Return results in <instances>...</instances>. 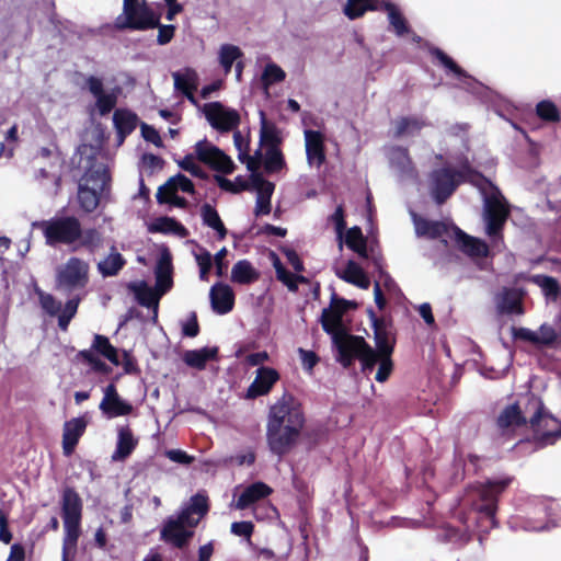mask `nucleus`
<instances>
[{"label":"nucleus","mask_w":561,"mask_h":561,"mask_svg":"<svg viewBox=\"0 0 561 561\" xmlns=\"http://www.w3.org/2000/svg\"><path fill=\"white\" fill-rule=\"evenodd\" d=\"M161 20V13L152 9L147 1L139 4V8L127 13H121L115 19V26L118 30L127 31H150L154 30Z\"/></svg>","instance_id":"4468645a"},{"label":"nucleus","mask_w":561,"mask_h":561,"mask_svg":"<svg viewBox=\"0 0 561 561\" xmlns=\"http://www.w3.org/2000/svg\"><path fill=\"white\" fill-rule=\"evenodd\" d=\"M531 504L534 505V516L539 519V516L543 515L546 520H537L536 523H531L529 520L524 527L526 530L548 531L561 525L560 519L557 518V510L559 504L554 500L547 497H536L531 501Z\"/></svg>","instance_id":"aec40b11"},{"label":"nucleus","mask_w":561,"mask_h":561,"mask_svg":"<svg viewBox=\"0 0 561 561\" xmlns=\"http://www.w3.org/2000/svg\"><path fill=\"white\" fill-rule=\"evenodd\" d=\"M126 265V260L113 245L110 254L98 263V272L103 278L114 277Z\"/></svg>","instance_id":"ea45409f"},{"label":"nucleus","mask_w":561,"mask_h":561,"mask_svg":"<svg viewBox=\"0 0 561 561\" xmlns=\"http://www.w3.org/2000/svg\"><path fill=\"white\" fill-rule=\"evenodd\" d=\"M156 28L158 30L156 43L159 46H165L174 38L178 26L175 24H163L161 20H159V24Z\"/></svg>","instance_id":"69168bd1"},{"label":"nucleus","mask_w":561,"mask_h":561,"mask_svg":"<svg viewBox=\"0 0 561 561\" xmlns=\"http://www.w3.org/2000/svg\"><path fill=\"white\" fill-rule=\"evenodd\" d=\"M60 515L64 527L68 528L70 519H82L83 502L73 486L66 485L60 496Z\"/></svg>","instance_id":"a878e982"},{"label":"nucleus","mask_w":561,"mask_h":561,"mask_svg":"<svg viewBox=\"0 0 561 561\" xmlns=\"http://www.w3.org/2000/svg\"><path fill=\"white\" fill-rule=\"evenodd\" d=\"M244 58V51L231 43L221 44L217 51V61L226 76L232 71L234 64Z\"/></svg>","instance_id":"4c0bfd02"},{"label":"nucleus","mask_w":561,"mask_h":561,"mask_svg":"<svg viewBox=\"0 0 561 561\" xmlns=\"http://www.w3.org/2000/svg\"><path fill=\"white\" fill-rule=\"evenodd\" d=\"M426 46L428 54L437 60L445 72L455 77L461 83L462 88L468 93L476 96L488 110L494 112L505 122H511L513 117H516L517 108L510 100L470 75L442 48L431 45L430 43H426Z\"/></svg>","instance_id":"39448f33"},{"label":"nucleus","mask_w":561,"mask_h":561,"mask_svg":"<svg viewBox=\"0 0 561 561\" xmlns=\"http://www.w3.org/2000/svg\"><path fill=\"white\" fill-rule=\"evenodd\" d=\"M172 272V254L169 248L163 245L153 268L156 288L159 291L158 295H160V297L170 291L173 286Z\"/></svg>","instance_id":"b1692460"},{"label":"nucleus","mask_w":561,"mask_h":561,"mask_svg":"<svg viewBox=\"0 0 561 561\" xmlns=\"http://www.w3.org/2000/svg\"><path fill=\"white\" fill-rule=\"evenodd\" d=\"M77 75L84 78V84L81 89L87 90L95 100L94 105L89 111L91 116L98 113L101 117H104L116 108L118 99L123 93L121 85L115 84L111 89L105 90L104 78L102 76H84L81 72H77Z\"/></svg>","instance_id":"9d476101"},{"label":"nucleus","mask_w":561,"mask_h":561,"mask_svg":"<svg viewBox=\"0 0 561 561\" xmlns=\"http://www.w3.org/2000/svg\"><path fill=\"white\" fill-rule=\"evenodd\" d=\"M173 88L176 94L194 90L198 85V73L194 68L185 67L172 72Z\"/></svg>","instance_id":"79ce46f5"},{"label":"nucleus","mask_w":561,"mask_h":561,"mask_svg":"<svg viewBox=\"0 0 561 561\" xmlns=\"http://www.w3.org/2000/svg\"><path fill=\"white\" fill-rule=\"evenodd\" d=\"M147 231L179 238H186L190 234L188 229L180 220L167 215L151 219L147 224Z\"/></svg>","instance_id":"cd10ccee"},{"label":"nucleus","mask_w":561,"mask_h":561,"mask_svg":"<svg viewBox=\"0 0 561 561\" xmlns=\"http://www.w3.org/2000/svg\"><path fill=\"white\" fill-rule=\"evenodd\" d=\"M523 288L504 286L494 296L496 312L500 316H523L525 308L522 304Z\"/></svg>","instance_id":"4be33fe9"},{"label":"nucleus","mask_w":561,"mask_h":561,"mask_svg":"<svg viewBox=\"0 0 561 561\" xmlns=\"http://www.w3.org/2000/svg\"><path fill=\"white\" fill-rule=\"evenodd\" d=\"M139 126L140 135L146 142L152 144L157 148H164L160 133L153 125L140 122Z\"/></svg>","instance_id":"e2e57ef3"},{"label":"nucleus","mask_w":561,"mask_h":561,"mask_svg":"<svg viewBox=\"0 0 561 561\" xmlns=\"http://www.w3.org/2000/svg\"><path fill=\"white\" fill-rule=\"evenodd\" d=\"M76 360L87 364L89 366L88 373L100 374L107 377L113 371V368L107 363L96 355L91 354V351H79L76 354Z\"/></svg>","instance_id":"de8ad7c7"},{"label":"nucleus","mask_w":561,"mask_h":561,"mask_svg":"<svg viewBox=\"0 0 561 561\" xmlns=\"http://www.w3.org/2000/svg\"><path fill=\"white\" fill-rule=\"evenodd\" d=\"M234 293L232 287L224 282H216L209 290L211 310L219 316L229 313L234 307Z\"/></svg>","instance_id":"393cba45"},{"label":"nucleus","mask_w":561,"mask_h":561,"mask_svg":"<svg viewBox=\"0 0 561 561\" xmlns=\"http://www.w3.org/2000/svg\"><path fill=\"white\" fill-rule=\"evenodd\" d=\"M369 9H375L365 0H345L342 7L343 14L351 21L363 18Z\"/></svg>","instance_id":"5fc2aeb1"},{"label":"nucleus","mask_w":561,"mask_h":561,"mask_svg":"<svg viewBox=\"0 0 561 561\" xmlns=\"http://www.w3.org/2000/svg\"><path fill=\"white\" fill-rule=\"evenodd\" d=\"M451 171L448 165L443 163L428 174V194L436 206L444 205L462 185Z\"/></svg>","instance_id":"f8f14e48"},{"label":"nucleus","mask_w":561,"mask_h":561,"mask_svg":"<svg viewBox=\"0 0 561 561\" xmlns=\"http://www.w3.org/2000/svg\"><path fill=\"white\" fill-rule=\"evenodd\" d=\"M83 351H91V354L95 353L99 356L104 357L114 366H119L122 363V350L114 346L108 336L103 334L95 333L90 347L84 348Z\"/></svg>","instance_id":"f704fd0d"},{"label":"nucleus","mask_w":561,"mask_h":561,"mask_svg":"<svg viewBox=\"0 0 561 561\" xmlns=\"http://www.w3.org/2000/svg\"><path fill=\"white\" fill-rule=\"evenodd\" d=\"M526 400L525 412L522 410L518 402L507 404L499 414L496 425L503 431L507 428H520L528 425L533 432L528 440L531 442L537 449L545 448L546 446L538 445L535 436L537 433L551 431L549 428V421L553 422L557 427H559L561 421L546 408L539 396L530 393L526 397Z\"/></svg>","instance_id":"423d86ee"},{"label":"nucleus","mask_w":561,"mask_h":561,"mask_svg":"<svg viewBox=\"0 0 561 561\" xmlns=\"http://www.w3.org/2000/svg\"><path fill=\"white\" fill-rule=\"evenodd\" d=\"M346 210L344 204L336 205L334 211L328 216V224L332 225L340 249L343 247V233L346 230Z\"/></svg>","instance_id":"864d4df0"},{"label":"nucleus","mask_w":561,"mask_h":561,"mask_svg":"<svg viewBox=\"0 0 561 561\" xmlns=\"http://www.w3.org/2000/svg\"><path fill=\"white\" fill-rule=\"evenodd\" d=\"M260 278V272L247 259L239 260L231 268L230 279L234 284L250 285Z\"/></svg>","instance_id":"58836bf2"},{"label":"nucleus","mask_w":561,"mask_h":561,"mask_svg":"<svg viewBox=\"0 0 561 561\" xmlns=\"http://www.w3.org/2000/svg\"><path fill=\"white\" fill-rule=\"evenodd\" d=\"M111 173L106 164H85L84 173L78 182L77 202L79 208L90 214L101 199L111 194Z\"/></svg>","instance_id":"0eeeda50"},{"label":"nucleus","mask_w":561,"mask_h":561,"mask_svg":"<svg viewBox=\"0 0 561 561\" xmlns=\"http://www.w3.org/2000/svg\"><path fill=\"white\" fill-rule=\"evenodd\" d=\"M391 356L392 354H378L376 363V365L378 364V368L375 375V380L377 382L383 383L390 378L394 368V363Z\"/></svg>","instance_id":"6e6d98bb"},{"label":"nucleus","mask_w":561,"mask_h":561,"mask_svg":"<svg viewBox=\"0 0 561 561\" xmlns=\"http://www.w3.org/2000/svg\"><path fill=\"white\" fill-rule=\"evenodd\" d=\"M481 198L484 233L488 236L492 249L500 253L505 248L503 229L508 217L507 201L500 187H497V192L486 191L481 194Z\"/></svg>","instance_id":"6e6552de"},{"label":"nucleus","mask_w":561,"mask_h":561,"mask_svg":"<svg viewBox=\"0 0 561 561\" xmlns=\"http://www.w3.org/2000/svg\"><path fill=\"white\" fill-rule=\"evenodd\" d=\"M137 445L138 438L134 435L129 424L117 426V439L115 450L111 456L112 461H125L134 453Z\"/></svg>","instance_id":"bb28decb"},{"label":"nucleus","mask_w":561,"mask_h":561,"mask_svg":"<svg viewBox=\"0 0 561 561\" xmlns=\"http://www.w3.org/2000/svg\"><path fill=\"white\" fill-rule=\"evenodd\" d=\"M203 115L211 128L216 130L238 129L241 117L236 108L225 106L220 101L203 104Z\"/></svg>","instance_id":"f3484780"},{"label":"nucleus","mask_w":561,"mask_h":561,"mask_svg":"<svg viewBox=\"0 0 561 561\" xmlns=\"http://www.w3.org/2000/svg\"><path fill=\"white\" fill-rule=\"evenodd\" d=\"M262 78L267 84L280 83L285 80L286 72L276 62L268 61L264 67Z\"/></svg>","instance_id":"052dcab7"},{"label":"nucleus","mask_w":561,"mask_h":561,"mask_svg":"<svg viewBox=\"0 0 561 561\" xmlns=\"http://www.w3.org/2000/svg\"><path fill=\"white\" fill-rule=\"evenodd\" d=\"M445 165H448L453 170L454 175L461 181L462 184L468 183L474 186L480 195L486 191L497 192L499 186L481 171L476 169L467 156L462 154L458 158L456 165L448 162H446Z\"/></svg>","instance_id":"dca6fc26"},{"label":"nucleus","mask_w":561,"mask_h":561,"mask_svg":"<svg viewBox=\"0 0 561 561\" xmlns=\"http://www.w3.org/2000/svg\"><path fill=\"white\" fill-rule=\"evenodd\" d=\"M199 215L203 226L213 229L219 241L226 239L228 230L215 206L204 203L201 206Z\"/></svg>","instance_id":"e433bc0d"},{"label":"nucleus","mask_w":561,"mask_h":561,"mask_svg":"<svg viewBox=\"0 0 561 561\" xmlns=\"http://www.w3.org/2000/svg\"><path fill=\"white\" fill-rule=\"evenodd\" d=\"M536 332L538 335V345H561V331H557L552 325L542 323Z\"/></svg>","instance_id":"4d7b16f0"},{"label":"nucleus","mask_w":561,"mask_h":561,"mask_svg":"<svg viewBox=\"0 0 561 561\" xmlns=\"http://www.w3.org/2000/svg\"><path fill=\"white\" fill-rule=\"evenodd\" d=\"M272 491V488L265 482L254 481L239 494L236 507L239 510H245L256 501L267 497Z\"/></svg>","instance_id":"c9c22d12"},{"label":"nucleus","mask_w":561,"mask_h":561,"mask_svg":"<svg viewBox=\"0 0 561 561\" xmlns=\"http://www.w3.org/2000/svg\"><path fill=\"white\" fill-rule=\"evenodd\" d=\"M108 402L110 403L106 404L105 410L101 411L102 415L107 420H112L117 416H126L131 414L134 411L133 404L123 397L114 398Z\"/></svg>","instance_id":"3c124183"},{"label":"nucleus","mask_w":561,"mask_h":561,"mask_svg":"<svg viewBox=\"0 0 561 561\" xmlns=\"http://www.w3.org/2000/svg\"><path fill=\"white\" fill-rule=\"evenodd\" d=\"M536 116L546 124L556 125L561 122V111L551 99H542L535 105Z\"/></svg>","instance_id":"a18cd8bd"},{"label":"nucleus","mask_w":561,"mask_h":561,"mask_svg":"<svg viewBox=\"0 0 561 561\" xmlns=\"http://www.w3.org/2000/svg\"><path fill=\"white\" fill-rule=\"evenodd\" d=\"M193 152L195 154V158L198 161H201L202 163H205L206 161H208L211 154L219 156V157L224 158V160L227 161L226 152L222 149H220L218 146L208 141L207 138H203V139L198 140L194 145Z\"/></svg>","instance_id":"603ef678"},{"label":"nucleus","mask_w":561,"mask_h":561,"mask_svg":"<svg viewBox=\"0 0 561 561\" xmlns=\"http://www.w3.org/2000/svg\"><path fill=\"white\" fill-rule=\"evenodd\" d=\"M82 296L76 295L67 299L62 306L60 300L48 293L47 295H41V301L38 304L45 314L50 318H57V324L61 331H67L71 320L78 312Z\"/></svg>","instance_id":"2eb2a0df"},{"label":"nucleus","mask_w":561,"mask_h":561,"mask_svg":"<svg viewBox=\"0 0 561 561\" xmlns=\"http://www.w3.org/2000/svg\"><path fill=\"white\" fill-rule=\"evenodd\" d=\"M113 127L115 131L130 135L139 122L138 115L127 107H118L113 112Z\"/></svg>","instance_id":"a19ab883"},{"label":"nucleus","mask_w":561,"mask_h":561,"mask_svg":"<svg viewBox=\"0 0 561 561\" xmlns=\"http://www.w3.org/2000/svg\"><path fill=\"white\" fill-rule=\"evenodd\" d=\"M89 421L88 413L66 421L64 423L62 437L68 440H75V444H78L87 430Z\"/></svg>","instance_id":"49530a36"},{"label":"nucleus","mask_w":561,"mask_h":561,"mask_svg":"<svg viewBox=\"0 0 561 561\" xmlns=\"http://www.w3.org/2000/svg\"><path fill=\"white\" fill-rule=\"evenodd\" d=\"M31 226L42 230L45 243L51 248L65 244L72 252L84 248L94 253L103 242L102 233L96 228L83 229L76 216L65 214V208L49 219L33 221Z\"/></svg>","instance_id":"20e7f679"},{"label":"nucleus","mask_w":561,"mask_h":561,"mask_svg":"<svg viewBox=\"0 0 561 561\" xmlns=\"http://www.w3.org/2000/svg\"><path fill=\"white\" fill-rule=\"evenodd\" d=\"M184 526L187 525L178 515L167 516L160 527V540L173 548H186L195 531L194 528Z\"/></svg>","instance_id":"a211bd4d"},{"label":"nucleus","mask_w":561,"mask_h":561,"mask_svg":"<svg viewBox=\"0 0 561 561\" xmlns=\"http://www.w3.org/2000/svg\"><path fill=\"white\" fill-rule=\"evenodd\" d=\"M93 138L95 140V145L92 144H80L77 146L72 161L78 159V163L80 164L83 160H85V164H104L98 160V157L101 154L104 145L110 139V135L106 130V127L98 122L93 127Z\"/></svg>","instance_id":"412c9836"},{"label":"nucleus","mask_w":561,"mask_h":561,"mask_svg":"<svg viewBox=\"0 0 561 561\" xmlns=\"http://www.w3.org/2000/svg\"><path fill=\"white\" fill-rule=\"evenodd\" d=\"M126 288L133 295L134 301L147 309L151 307L159 308L160 295L145 280H130Z\"/></svg>","instance_id":"2f4dec72"},{"label":"nucleus","mask_w":561,"mask_h":561,"mask_svg":"<svg viewBox=\"0 0 561 561\" xmlns=\"http://www.w3.org/2000/svg\"><path fill=\"white\" fill-rule=\"evenodd\" d=\"M255 373L256 377L249 385L244 393V399L247 400H254L268 394L280 378L279 373L270 366H259Z\"/></svg>","instance_id":"5701e85b"},{"label":"nucleus","mask_w":561,"mask_h":561,"mask_svg":"<svg viewBox=\"0 0 561 561\" xmlns=\"http://www.w3.org/2000/svg\"><path fill=\"white\" fill-rule=\"evenodd\" d=\"M209 510L210 504L207 492L198 490L173 515H178L188 527L194 528L197 526L199 518L205 517Z\"/></svg>","instance_id":"6ab92c4d"},{"label":"nucleus","mask_w":561,"mask_h":561,"mask_svg":"<svg viewBox=\"0 0 561 561\" xmlns=\"http://www.w3.org/2000/svg\"><path fill=\"white\" fill-rule=\"evenodd\" d=\"M410 215L417 237L436 240L447 232V226L443 220L422 217L414 210H410Z\"/></svg>","instance_id":"7c9ffc66"},{"label":"nucleus","mask_w":561,"mask_h":561,"mask_svg":"<svg viewBox=\"0 0 561 561\" xmlns=\"http://www.w3.org/2000/svg\"><path fill=\"white\" fill-rule=\"evenodd\" d=\"M260 146L268 144V146H277L283 141L282 131L274 122L266 119L264 111L260 110Z\"/></svg>","instance_id":"37998d69"},{"label":"nucleus","mask_w":561,"mask_h":561,"mask_svg":"<svg viewBox=\"0 0 561 561\" xmlns=\"http://www.w3.org/2000/svg\"><path fill=\"white\" fill-rule=\"evenodd\" d=\"M389 164L394 169L400 179H412L416 171L409 150L402 146H393L388 152Z\"/></svg>","instance_id":"c85d7f7f"},{"label":"nucleus","mask_w":561,"mask_h":561,"mask_svg":"<svg viewBox=\"0 0 561 561\" xmlns=\"http://www.w3.org/2000/svg\"><path fill=\"white\" fill-rule=\"evenodd\" d=\"M375 347L364 336L347 334L346 339L333 337L334 360L345 369H352L358 358L360 369L370 375L378 359V354H393L396 330L391 314H382L377 325H371Z\"/></svg>","instance_id":"f03ea898"},{"label":"nucleus","mask_w":561,"mask_h":561,"mask_svg":"<svg viewBox=\"0 0 561 561\" xmlns=\"http://www.w3.org/2000/svg\"><path fill=\"white\" fill-rule=\"evenodd\" d=\"M359 302L339 296L334 290L330 296V305L322 309L319 322L322 330L331 337V350L333 351V337L346 339L348 334L342 327L344 313L358 309Z\"/></svg>","instance_id":"1a4fd4ad"},{"label":"nucleus","mask_w":561,"mask_h":561,"mask_svg":"<svg viewBox=\"0 0 561 561\" xmlns=\"http://www.w3.org/2000/svg\"><path fill=\"white\" fill-rule=\"evenodd\" d=\"M201 328L197 320V313L191 311L184 321H181V334L184 337H196L199 334Z\"/></svg>","instance_id":"0e129e2a"},{"label":"nucleus","mask_w":561,"mask_h":561,"mask_svg":"<svg viewBox=\"0 0 561 561\" xmlns=\"http://www.w3.org/2000/svg\"><path fill=\"white\" fill-rule=\"evenodd\" d=\"M89 282V264L82 259L71 256L64 267L56 274V288L69 295L76 289H81Z\"/></svg>","instance_id":"ddd939ff"},{"label":"nucleus","mask_w":561,"mask_h":561,"mask_svg":"<svg viewBox=\"0 0 561 561\" xmlns=\"http://www.w3.org/2000/svg\"><path fill=\"white\" fill-rule=\"evenodd\" d=\"M164 455L170 461L182 466H191L195 460V456L190 455L187 451L181 448L167 449Z\"/></svg>","instance_id":"774afa93"},{"label":"nucleus","mask_w":561,"mask_h":561,"mask_svg":"<svg viewBox=\"0 0 561 561\" xmlns=\"http://www.w3.org/2000/svg\"><path fill=\"white\" fill-rule=\"evenodd\" d=\"M219 347L214 346H203L199 348L187 350L183 353L182 360L184 364L191 368L197 370H204L209 360H216L218 358Z\"/></svg>","instance_id":"72a5a7b5"},{"label":"nucleus","mask_w":561,"mask_h":561,"mask_svg":"<svg viewBox=\"0 0 561 561\" xmlns=\"http://www.w3.org/2000/svg\"><path fill=\"white\" fill-rule=\"evenodd\" d=\"M530 282L537 285L547 299L557 300L561 295V285L559 280L547 274H534Z\"/></svg>","instance_id":"c03bdc74"},{"label":"nucleus","mask_w":561,"mask_h":561,"mask_svg":"<svg viewBox=\"0 0 561 561\" xmlns=\"http://www.w3.org/2000/svg\"><path fill=\"white\" fill-rule=\"evenodd\" d=\"M512 339L516 342H523L527 344L538 345V335L537 332L525 328V327H516L512 325L510 328Z\"/></svg>","instance_id":"680f3d73"},{"label":"nucleus","mask_w":561,"mask_h":561,"mask_svg":"<svg viewBox=\"0 0 561 561\" xmlns=\"http://www.w3.org/2000/svg\"><path fill=\"white\" fill-rule=\"evenodd\" d=\"M263 163L268 173H276L286 168L285 157L277 146L266 147Z\"/></svg>","instance_id":"09e8293b"},{"label":"nucleus","mask_w":561,"mask_h":561,"mask_svg":"<svg viewBox=\"0 0 561 561\" xmlns=\"http://www.w3.org/2000/svg\"><path fill=\"white\" fill-rule=\"evenodd\" d=\"M424 124L417 118L412 116H403L397 123L394 137L399 138L404 135L413 134L414 131L421 130Z\"/></svg>","instance_id":"bf43d9fd"},{"label":"nucleus","mask_w":561,"mask_h":561,"mask_svg":"<svg viewBox=\"0 0 561 561\" xmlns=\"http://www.w3.org/2000/svg\"><path fill=\"white\" fill-rule=\"evenodd\" d=\"M48 22L53 25L56 35L64 43H71L75 39H81L85 32L82 26L77 25L70 20L60 18L55 11L48 15Z\"/></svg>","instance_id":"473e14b6"},{"label":"nucleus","mask_w":561,"mask_h":561,"mask_svg":"<svg viewBox=\"0 0 561 561\" xmlns=\"http://www.w3.org/2000/svg\"><path fill=\"white\" fill-rule=\"evenodd\" d=\"M375 9H369V11H386L387 12V19L389 22V25L393 33L402 37L404 35H408L412 32V28L403 15L400 8L393 3L392 1H383L382 4L379 5H373Z\"/></svg>","instance_id":"c756f323"},{"label":"nucleus","mask_w":561,"mask_h":561,"mask_svg":"<svg viewBox=\"0 0 561 561\" xmlns=\"http://www.w3.org/2000/svg\"><path fill=\"white\" fill-rule=\"evenodd\" d=\"M513 481V476L499 473L486 478L482 483L469 485L453 508L454 517L463 528L445 527L442 534L444 539L469 541L477 534L479 543L482 546L486 535L499 527L496 518L499 502Z\"/></svg>","instance_id":"f257e3e1"},{"label":"nucleus","mask_w":561,"mask_h":561,"mask_svg":"<svg viewBox=\"0 0 561 561\" xmlns=\"http://www.w3.org/2000/svg\"><path fill=\"white\" fill-rule=\"evenodd\" d=\"M275 191L274 183H267L263 190L254 192L256 194L254 215L255 217L266 216L272 210V196Z\"/></svg>","instance_id":"8fccbe9b"},{"label":"nucleus","mask_w":561,"mask_h":561,"mask_svg":"<svg viewBox=\"0 0 561 561\" xmlns=\"http://www.w3.org/2000/svg\"><path fill=\"white\" fill-rule=\"evenodd\" d=\"M64 552H66L68 548L76 550L78 539L81 534V519H78V523L76 519H70L68 528L64 527Z\"/></svg>","instance_id":"13d9d810"},{"label":"nucleus","mask_w":561,"mask_h":561,"mask_svg":"<svg viewBox=\"0 0 561 561\" xmlns=\"http://www.w3.org/2000/svg\"><path fill=\"white\" fill-rule=\"evenodd\" d=\"M306 424L305 414L293 394L285 392L271 404L266 422V444L270 453L280 461L298 445Z\"/></svg>","instance_id":"7ed1b4c3"},{"label":"nucleus","mask_w":561,"mask_h":561,"mask_svg":"<svg viewBox=\"0 0 561 561\" xmlns=\"http://www.w3.org/2000/svg\"><path fill=\"white\" fill-rule=\"evenodd\" d=\"M451 238L456 248L470 257L480 271L492 270V260L497 252L484 239L470 236L457 226H454Z\"/></svg>","instance_id":"9b49d317"},{"label":"nucleus","mask_w":561,"mask_h":561,"mask_svg":"<svg viewBox=\"0 0 561 561\" xmlns=\"http://www.w3.org/2000/svg\"><path fill=\"white\" fill-rule=\"evenodd\" d=\"M227 161L224 160V158L211 154L209 160L206 161L204 164L208 165L210 169L225 172V173H231L233 171V168L236 167L233 160L230 156L226 153Z\"/></svg>","instance_id":"338daca9"}]
</instances>
